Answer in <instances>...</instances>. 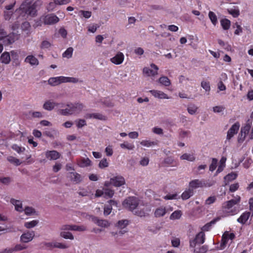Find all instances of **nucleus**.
I'll use <instances>...</instances> for the list:
<instances>
[{"label": "nucleus", "instance_id": "nucleus-64", "mask_svg": "<svg viewBox=\"0 0 253 253\" xmlns=\"http://www.w3.org/2000/svg\"><path fill=\"white\" fill-rule=\"evenodd\" d=\"M224 109L223 106H215L213 108V111L215 113H219L222 111Z\"/></svg>", "mask_w": 253, "mask_h": 253}, {"label": "nucleus", "instance_id": "nucleus-53", "mask_svg": "<svg viewBox=\"0 0 253 253\" xmlns=\"http://www.w3.org/2000/svg\"><path fill=\"white\" fill-rule=\"evenodd\" d=\"M217 162V160L216 159H212L211 164L210 166V170L212 171L215 169L216 168Z\"/></svg>", "mask_w": 253, "mask_h": 253}, {"label": "nucleus", "instance_id": "nucleus-30", "mask_svg": "<svg viewBox=\"0 0 253 253\" xmlns=\"http://www.w3.org/2000/svg\"><path fill=\"white\" fill-rule=\"evenodd\" d=\"M159 82L162 84L168 86L170 84V80L168 77L166 76H163L159 79Z\"/></svg>", "mask_w": 253, "mask_h": 253}, {"label": "nucleus", "instance_id": "nucleus-32", "mask_svg": "<svg viewBox=\"0 0 253 253\" xmlns=\"http://www.w3.org/2000/svg\"><path fill=\"white\" fill-rule=\"evenodd\" d=\"M114 195V191L109 188L104 189V195L106 198H112Z\"/></svg>", "mask_w": 253, "mask_h": 253}, {"label": "nucleus", "instance_id": "nucleus-24", "mask_svg": "<svg viewBox=\"0 0 253 253\" xmlns=\"http://www.w3.org/2000/svg\"><path fill=\"white\" fill-rule=\"evenodd\" d=\"M60 236L65 239H70L71 240L74 239V237L72 233L65 230H61L60 233Z\"/></svg>", "mask_w": 253, "mask_h": 253}, {"label": "nucleus", "instance_id": "nucleus-7", "mask_svg": "<svg viewBox=\"0 0 253 253\" xmlns=\"http://www.w3.org/2000/svg\"><path fill=\"white\" fill-rule=\"evenodd\" d=\"M235 237L234 233H229L228 231H225L222 235L221 242L219 249L220 250L224 249L229 239L233 240Z\"/></svg>", "mask_w": 253, "mask_h": 253}, {"label": "nucleus", "instance_id": "nucleus-59", "mask_svg": "<svg viewBox=\"0 0 253 253\" xmlns=\"http://www.w3.org/2000/svg\"><path fill=\"white\" fill-rule=\"evenodd\" d=\"M112 207L109 206H105L104 208V214L105 215H109L112 211Z\"/></svg>", "mask_w": 253, "mask_h": 253}, {"label": "nucleus", "instance_id": "nucleus-36", "mask_svg": "<svg viewBox=\"0 0 253 253\" xmlns=\"http://www.w3.org/2000/svg\"><path fill=\"white\" fill-rule=\"evenodd\" d=\"M209 17L212 23L214 25H215L217 22V18L215 14L213 12L210 11L209 13Z\"/></svg>", "mask_w": 253, "mask_h": 253}, {"label": "nucleus", "instance_id": "nucleus-60", "mask_svg": "<svg viewBox=\"0 0 253 253\" xmlns=\"http://www.w3.org/2000/svg\"><path fill=\"white\" fill-rule=\"evenodd\" d=\"M86 125V122L84 120L80 119L77 123V127L79 128L82 127L83 126Z\"/></svg>", "mask_w": 253, "mask_h": 253}, {"label": "nucleus", "instance_id": "nucleus-47", "mask_svg": "<svg viewBox=\"0 0 253 253\" xmlns=\"http://www.w3.org/2000/svg\"><path fill=\"white\" fill-rule=\"evenodd\" d=\"M68 247H69L68 245L62 243L56 242L53 243V248H59L61 249H67Z\"/></svg>", "mask_w": 253, "mask_h": 253}, {"label": "nucleus", "instance_id": "nucleus-5", "mask_svg": "<svg viewBox=\"0 0 253 253\" xmlns=\"http://www.w3.org/2000/svg\"><path fill=\"white\" fill-rule=\"evenodd\" d=\"M205 239V235L204 232L203 231L200 232L194 238L190 240V247L194 248L197 245L204 243Z\"/></svg>", "mask_w": 253, "mask_h": 253}, {"label": "nucleus", "instance_id": "nucleus-27", "mask_svg": "<svg viewBox=\"0 0 253 253\" xmlns=\"http://www.w3.org/2000/svg\"><path fill=\"white\" fill-rule=\"evenodd\" d=\"M220 219V217H217L215 218H214V219H213L212 220H211V222L207 223L206 225H205L203 227H202V230L203 231H208L210 227H211V226L212 225V224H214L216 221H217L218 220H219V219Z\"/></svg>", "mask_w": 253, "mask_h": 253}, {"label": "nucleus", "instance_id": "nucleus-4", "mask_svg": "<svg viewBox=\"0 0 253 253\" xmlns=\"http://www.w3.org/2000/svg\"><path fill=\"white\" fill-rule=\"evenodd\" d=\"M17 10L21 11L25 14L32 16L35 15L36 13L35 6L33 5H31L27 2L22 3Z\"/></svg>", "mask_w": 253, "mask_h": 253}, {"label": "nucleus", "instance_id": "nucleus-11", "mask_svg": "<svg viewBox=\"0 0 253 253\" xmlns=\"http://www.w3.org/2000/svg\"><path fill=\"white\" fill-rule=\"evenodd\" d=\"M45 157L49 160H56L59 159L61 155L55 150L47 151L45 153Z\"/></svg>", "mask_w": 253, "mask_h": 253}, {"label": "nucleus", "instance_id": "nucleus-44", "mask_svg": "<svg viewBox=\"0 0 253 253\" xmlns=\"http://www.w3.org/2000/svg\"><path fill=\"white\" fill-rule=\"evenodd\" d=\"M73 52V48L72 47H69L63 53V57L70 58L72 57Z\"/></svg>", "mask_w": 253, "mask_h": 253}, {"label": "nucleus", "instance_id": "nucleus-2", "mask_svg": "<svg viewBox=\"0 0 253 253\" xmlns=\"http://www.w3.org/2000/svg\"><path fill=\"white\" fill-rule=\"evenodd\" d=\"M138 205L139 200L135 197H129L125 200L123 203V206L131 211L136 210Z\"/></svg>", "mask_w": 253, "mask_h": 253}, {"label": "nucleus", "instance_id": "nucleus-63", "mask_svg": "<svg viewBox=\"0 0 253 253\" xmlns=\"http://www.w3.org/2000/svg\"><path fill=\"white\" fill-rule=\"evenodd\" d=\"M215 197L214 196L210 197L206 201V204L210 205L214 202L215 201Z\"/></svg>", "mask_w": 253, "mask_h": 253}, {"label": "nucleus", "instance_id": "nucleus-20", "mask_svg": "<svg viewBox=\"0 0 253 253\" xmlns=\"http://www.w3.org/2000/svg\"><path fill=\"white\" fill-rule=\"evenodd\" d=\"M25 62L30 64L31 65H38L39 64L38 60L33 55L28 56L25 58Z\"/></svg>", "mask_w": 253, "mask_h": 253}, {"label": "nucleus", "instance_id": "nucleus-39", "mask_svg": "<svg viewBox=\"0 0 253 253\" xmlns=\"http://www.w3.org/2000/svg\"><path fill=\"white\" fill-rule=\"evenodd\" d=\"M70 1V0H53V2H50V5H63L66 4Z\"/></svg>", "mask_w": 253, "mask_h": 253}, {"label": "nucleus", "instance_id": "nucleus-16", "mask_svg": "<svg viewBox=\"0 0 253 253\" xmlns=\"http://www.w3.org/2000/svg\"><path fill=\"white\" fill-rule=\"evenodd\" d=\"M10 203L14 206L15 209L17 211L22 212L24 211L22 203L20 201L12 198L10 199Z\"/></svg>", "mask_w": 253, "mask_h": 253}, {"label": "nucleus", "instance_id": "nucleus-15", "mask_svg": "<svg viewBox=\"0 0 253 253\" xmlns=\"http://www.w3.org/2000/svg\"><path fill=\"white\" fill-rule=\"evenodd\" d=\"M58 105V103L54 102L52 100H48L45 101L43 104L42 107L46 110L51 111L55 106H57Z\"/></svg>", "mask_w": 253, "mask_h": 253}, {"label": "nucleus", "instance_id": "nucleus-10", "mask_svg": "<svg viewBox=\"0 0 253 253\" xmlns=\"http://www.w3.org/2000/svg\"><path fill=\"white\" fill-rule=\"evenodd\" d=\"M239 127L240 124L238 122L232 125L227 132V139L228 140L230 139L235 134L238 132Z\"/></svg>", "mask_w": 253, "mask_h": 253}, {"label": "nucleus", "instance_id": "nucleus-12", "mask_svg": "<svg viewBox=\"0 0 253 253\" xmlns=\"http://www.w3.org/2000/svg\"><path fill=\"white\" fill-rule=\"evenodd\" d=\"M92 220L98 226L107 228L110 226V223L107 220L105 219H99L98 217L93 216L92 217Z\"/></svg>", "mask_w": 253, "mask_h": 253}, {"label": "nucleus", "instance_id": "nucleus-8", "mask_svg": "<svg viewBox=\"0 0 253 253\" xmlns=\"http://www.w3.org/2000/svg\"><path fill=\"white\" fill-rule=\"evenodd\" d=\"M150 66L151 69L148 67L144 68L143 70V73L148 77H153L157 75L159 70L158 67L153 63L150 65Z\"/></svg>", "mask_w": 253, "mask_h": 253}, {"label": "nucleus", "instance_id": "nucleus-43", "mask_svg": "<svg viewBox=\"0 0 253 253\" xmlns=\"http://www.w3.org/2000/svg\"><path fill=\"white\" fill-rule=\"evenodd\" d=\"M221 24L224 30H227L230 27V21L227 19H222L221 20Z\"/></svg>", "mask_w": 253, "mask_h": 253}, {"label": "nucleus", "instance_id": "nucleus-37", "mask_svg": "<svg viewBox=\"0 0 253 253\" xmlns=\"http://www.w3.org/2000/svg\"><path fill=\"white\" fill-rule=\"evenodd\" d=\"M7 160L10 163L13 164L15 166H19L21 162H20L19 160L13 157V156H9L7 157Z\"/></svg>", "mask_w": 253, "mask_h": 253}, {"label": "nucleus", "instance_id": "nucleus-45", "mask_svg": "<svg viewBox=\"0 0 253 253\" xmlns=\"http://www.w3.org/2000/svg\"><path fill=\"white\" fill-rule=\"evenodd\" d=\"M166 213V210L165 208H161L157 209L155 212V214L156 217H160L165 215Z\"/></svg>", "mask_w": 253, "mask_h": 253}, {"label": "nucleus", "instance_id": "nucleus-34", "mask_svg": "<svg viewBox=\"0 0 253 253\" xmlns=\"http://www.w3.org/2000/svg\"><path fill=\"white\" fill-rule=\"evenodd\" d=\"M120 146L123 149H126L129 150H133L134 148V146L132 144L129 143L127 141L121 144Z\"/></svg>", "mask_w": 253, "mask_h": 253}, {"label": "nucleus", "instance_id": "nucleus-28", "mask_svg": "<svg viewBox=\"0 0 253 253\" xmlns=\"http://www.w3.org/2000/svg\"><path fill=\"white\" fill-rule=\"evenodd\" d=\"M128 224V221L126 219L119 220L116 224L119 229H124Z\"/></svg>", "mask_w": 253, "mask_h": 253}, {"label": "nucleus", "instance_id": "nucleus-55", "mask_svg": "<svg viewBox=\"0 0 253 253\" xmlns=\"http://www.w3.org/2000/svg\"><path fill=\"white\" fill-rule=\"evenodd\" d=\"M25 213L27 215H31L35 212V210L31 207H27L24 210Z\"/></svg>", "mask_w": 253, "mask_h": 253}, {"label": "nucleus", "instance_id": "nucleus-51", "mask_svg": "<svg viewBox=\"0 0 253 253\" xmlns=\"http://www.w3.org/2000/svg\"><path fill=\"white\" fill-rule=\"evenodd\" d=\"M201 86L206 91H209L210 90V83L205 81H202L201 83Z\"/></svg>", "mask_w": 253, "mask_h": 253}, {"label": "nucleus", "instance_id": "nucleus-19", "mask_svg": "<svg viewBox=\"0 0 253 253\" xmlns=\"http://www.w3.org/2000/svg\"><path fill=\"white\" fill-rule=\"evenodd\" d=\"M151 94L156 97H158L160 99H169L168 96L164 92L159 91V90H150V91Z\"/></svg>", "mask_w": 253, "mask_h": 253}, {"label": "nucleus", "instance_id": "nucleus-57", "mask_svg": "<svg viewBox=\"0 0 253 253\" xmlns=\"http://www.w3.org/2000/svg\"><path fill=\"white\" fill-rule=\"evenodd\" d=\"M51 46V43L47 41H44L42 42L41 48H47Z\"/></svg>", "mask_w": 253, "mask_h": 253}, {"label": "nucleus", "instance_id": "nucleus-31", "mask_svg": "<svg viewBox=\"0 0 253 253\" xmlns=\"http://www.w3.org/2000/svg\"><path fill=\"white\" fill-rule=\"evenodd\" d=\"M83 108L84 105L81 103H76L71 106V109L75 110V113L81 111Z\"/></svg>", "mask_w": 253, "mask_h": 253}, {"label": "nucleus", "instance_id": "nucleus-1", "mask_svg": "<svg viewBox=\"0 0 253 253\" xmlns=\"http://www.w3.org/2000/svg\"><path fill=\"white\" fill-rule=\"evenodd\" d=\"M240 201V197L238 196L235 199H232L224 203L223 209L229 214L233 215L238 212L236 208L230 210L234 205L238 204Z\"/></svg>", "mask_w": 253, "mask_h": 253}, {"label": "nucleus", "instance_id": "nucleus-61", "mask_svg": "<svg viewBox=\"0 0 253 253\" xmlns=\"http://www.w3.org/2000/svg\"><path fill=\"white\" fill-rule=\"evenodd\" d=\"M239 188V184L238 183H235L233 184H232L230 186L229 190L231 192H235L236 190H237Z\"/></svg>", "mask_w": 253, "mask_h": 253}, {"label": "nucleus", "instance_id": "nucleus-26", "mask_svg": "<svg viewBox=\"0 0 253 253\" xmlns=\"http://www.w3.org/2000/svg\"><path fill=\"white\" fill-rule=\"evenodd\" d=\"M91 161L88 158H82L78 162V165L81 167H85L90 166Z\"/></svg>", "mask_w": 253, "mask_h": 253}, {"label": "nucleus", "instance_id": "nucleus-42", "mask_svg": "<svg viewBox=\"0 0 253 253\" xmlns=\"http://www.w3.org/2000/svg\"><path fill=\"white\" fill-rule=\"evenodd\" d=\"M208 248L207 246H202L199 248H197L194 250L195 253H206L208 251Z\"/></svg>", "mask_w": 253, "mask_h": 253}, {"label": "nucleus", "instance_id": "nucleus-54", "mask_svg": "<svg viewBox=\"0 0 253 253\" xmlns=\"http://www.w3.org/2000/svg\"><path fill=\"white\" fill-rule=\"evenodd\" d=\"M140 144L143 146L149 147L152 145H154L156 143L154 142L149 141L147 140H143L140 142Z\"/></svg>", "mask_w": 253, "mask_h": 253}, {"label": "nucleus", "instance_id": "nucleus-3", "mask_svg": "<svg viewBox=\"0 0 253 253\" xmlns=\"http://www.w3.org/2000/svg\"><path fill=\"white\" fill-rule=\"evenodd\" d=\"M215 182L213 180L210 183H205L203 181L199 179H194L189 182V187L193 190L194 189L201 188L204 186H211Z\"/></svg>", "mask_w": 253, "mask_h": 253}, {"label": "nucleus", "instance_id": "nucleus-9", "mask_svg": "<svg viewBox=\"0 0 253 253\" xmlns=\"http://www.w3.org/2000/svg\"><path fill=\"white\" fill-rule=\"evenodd\" d=\"M35 235L34 231H27L22 234L20 237V241L25 243H28L33 239Z\"/></svg>", "mask_w": 253, "mask_h": 253}, {"label": "nucleus", "instance_id": "nucleus-25", "mask_svg": "<svg viewBox=\"0 0 253 253\" xmlns=\"http://www.w3.org/2000/svg\"><path fill=\"white\" fill-rule=\"evenodd\" d=\"M193 195V191L189 187L181 195V197L183 200H187Z\"/></svg>", "mask_w": 253, "mask_h": 253}, {"label": "nucleus", "instance_id": "nucleus-17", "mask_svg": "<svg viewBox=\"0 0 253 253\" xmlns=\"http://www.w3.org/2000/svg\"><path fill=\"white\" fill-rule=\"evenodd\" d=\"M86 119L94 118L100 120H106V117L99 113L87 114L85 116Z\"/></svg>", "mask_w": 253, "mask_h": 253}, {"label": "nucleus", "instance_id": "nucleus-46", "mask_svg": "<svg viewBox=\"0 0 253 253\" xmlns=\"http://www.w3.org/2000/svg\"><path fill=\"white\" fill-rule=\"evenodd\" d=\"M182 213L180 211H176L170 215V218L171 219H179Z\"/></svg>", "mask_w": 253, "mask_h": 253}, {"label": "nucleus", "instance_id": "nucleus-50", "mask_svg": "<svg viewBox=\"0 0 253 253\" xmlns=\"http://www.w3.org/2000/svg\"><path fill=\"white\" fill-rule=\"evenodd\" d=\"M108 166V163L107 161V159L105 158L103 159L100 162L99 164V167L101 169H103L106 168Z\"/></svg>", "mask_w": 253, "mask_h": 253}, {"label": "nucleus", "instance_id": "nucleus-58", "mask_svg": "<svg viewBox=\"0 0 253 253\" xmlns=\"http://www.w3.org/2000/svg\"><path fill=\"white\" fill-rule=\"evenodd\" d=\"M61 230H65V231H72V224H65L63 225L60 227Z\"/></svg>", "mask_w": 253, "mask_h": 253}, {"label": "nucleus", "instance_id": "nucleus-33", "mask_svg": "<svg viewBox=\"0 0 253 253\" xmlns=\"http://www.w3.org/2000/svg\"><path fill=\"white\" fill-rule=\"evenodd\" d=\"M182 160H186L189 161L193 162L195 160V157L193 154L185 153L180 157Z\"/></svg>", "mask_w": 253, "mask_h": 253}, {"label": "nucleus", "instance_id": "nucleus-56", "mask_svg": "<svg viewBox=\"0 0 253 253\" xmlns=\"http://www.w3.org/2000/svg\"><path fill=\"white\" fill-rule=\"evenodd\" d=\"M229 13L232 15L234 17H237L239 15V11L238 9H228Z\"/></svg>", "mask_w": 253, "mask_h": 253}, {"label": "nucleus", "instance_id": "nucleus-22", "mask_svg": "<svg viewBox=\"0 0 253 253\" xmlns=\"http://www.w3.org/2000/svg\"><path fill=\"white\" fill-rule=\"evenodd\" d=\"M250 216V212H245L243 213L240 217L237 219L238 222L244 224L248 220Z\"/></svg>", "mask_w": 253, "mask_h": 253}, {"label": "nucleus", "instance_id": "nucleus-38", "mask_svg": "<svg viewBox=\"0 0 253 253\" xmlns=\"http://www.w3.org/2000/svg\"><path fill=\"white\" fill-rule=\"evenodd\" d=\"M198 110V107L194 104H190L187 108L188 113L191 115H193L196 113Z\"/></svg>", "mask_w": 253, "mask_h": 253}, {"label": "nucleus", "instance_id": "nucleus-62", "mask_svg": "<svg viewBox=\"0 0 253 253\" xmlns=\"http://www.w3.org/2000/svg\"><path fill=\"white\" fill-rule=\"evenodd\" d=\"M105 152L108 156H112L113 154V149L112 147L110 146L107 147L105 149Z\"/></svg>", "mask_w": 253, "mask_h": 253}, {"label": "nucleus", "instance_id": "nucleus-18", "mask_svg": "<svg viewBox=\"0 0 253 253\" xmlns=\"http://www.w3.org/2000/svg\"><path fill=\"white\" fill-rule=\"evenodd\" d=\"M69 177L71 181L76 183H79L82 180L81 175L76 172H70Z\"/></svg>", "mask_w": 253, "mask_h": 253}, {"label": "nucleus", "instance_id": "nucleus-49", "mask_svg": "<svg viewBox=\"0 0 253 253\" xmlns=\"http://www.w3.org/2000/svg\"><path fill=\"white\" fill-rule=\"evenodd\" d=\"M12 148L19 154L23 152L25 150L24 147H22L19 146L18 145H17L16 144L13 145L12 146Z\"/></svg>", "mask_w": 253, "mask_h": 253}, {"label": "nucleus", "instance_id": "nucleus-6", "mask_svg": "<svg viewBox=\"0 0 253 253\" xmlns=\"http://www.w3.org/2000/svg\"><path fill=\"white\" fill-rule=\"evenodd\" d=\"M41 20L45 25H52L57 23L59 19L55 15L49 14L41 17Z\"/></svg>", "mask_w": 253, "mask_h": 253}, {"label": "nucleus", "instance_id": "nucleus-52", "mask_svg": "<svg viewBox=\"0 0 253 253\" xmlns=\"http://www.w3.org/2000/svg\"><path fill=\"white\" fill-rule=\"evenodd\" d=\"M135 214L139 216H144L147 214V212H146V210H144V209H141L140 211L137 209L135 211Z\"/></svg>", "mask_w": 253, "mask_h": 253}, {"label": "nucleus", "instance_id": "nucleus-13", "mask_svg": "<svg viewBox=\"0 0 253 253\" xmlns=\"http://www.w3.org/2000/svg\"><path fill=\"white\" fill-rule=\"evenodd\" d=\"M111 182L116 187H120L125 184V178L122 176H118L111 178Z\"/></svg>", "mask_w": 253, "mask_h": 253}, {"label": "nucleus", "instance_id": "nucleus-21", "mask_svg": "<svg viewBox=\"0 0 253 253\" xmlns=\"http://www.w3.org/2000/svg\"><path fill=\"white\" fill-rule=\"evenodd\" d=\"M0 61L5 64H8L10 61L9 53L7 52H3L0 57Z\"/></svg>", "mask_w": 253, "mask_h": 253}, {"label": "nucleus", "instance_id": "nucleus-14", "mask_svg": "<svg viewBox=\"0 0 253 253\" xmlns=\"http://www.w3.org/2000/svg\"><path fill=\"white\" fill-rule=\"evenodd\" d=\"M124 60V55L120 52H118L114 57L110 59L111 61L116 65L121 64L123 62Z\"/></svg>", "mask_w": 253, "mask_h": 253}, {"label": "nucleus", "instance_id": "nucleus-35", "mask_svg": "<svg viewBox=\"0 0 253 253\" xmlns=\"http://www.w3.org/2000/svg\"><path fill=\"white\" fill-rule=\"evenodd\" d=\"M38 223V220H32L30 222H26L24 223V226L28 229H30L37 226Z\"/></svg>", "mask_w": 253, "mask_h": 253}, {"label": "nucleus", "instance_id": "nucleus-23", "mask_svg": "<svg viewBox=\"0 0 253 253\" xmlns=\"http://www.w3.org/2000/svg\"><path fill=\"white\" fill-rule=\"evenodd\" d=\"M251 126V123L250 122V120H248L246 125L241 128V133L242 136H243V134L246 136L249 133Z\"/></svg>", "mask_w": 253, "mask_h": 253}, {"label": "nucleus", "instance_id": "nucleus-48", "mask_svg": "<svg viewBox=\"0 0 253 253\" xmlns=\"http://www.w3.org/2000/svg\"><path fill=\"white\" fill-rule=\"evenodd\" d=\"M79 14L80 15H82L85 18H88L91 15V12L89 11L80 10L79 11Z\"/></svg>", "mask_w": 253, "mask_h": 253}, {"label": "nucleus", "instance_id": "nucleus-40", "mask_svg": "<svg viewBox=\"0 0 253 253\" xmlns=\"http://www.w3.org/2000/svg\"><path fill=\"white\" fill-rule=\"evenodd\" d=\"M48 83L52 86L57 85L60 84L58 77L50 78L48 80Z\"/></svg>", "mask_w": 253, "mask_h": 253}, {"label": "nucleus", "instance_id": "nucleus-29", "mask_svg": "<svg viewBox=\"0 0 253 253\" xmlns=\"http://www.w3.org/2000/svg\"><path fill=\"white\" fill-rule=\"evenodd\" d=\"M69 108H66L65 109H62L60 110V113L63 115H71L73 113H75V110H72L71 108V106L68 105Z\"/></svg>", "mask_w": 253, "mask_h": 253}, {"label": "nucleus", "instance_id": "nucleus-41", "mask_svg": "<svg viewBox=\"0 0 253 253\" xmlns=\"http://www.w3.org/2000/svg\"><path fill=\"white\" fill-rule=\"evenodd\" d=\"M5 39H4V42L7 44H11L13 42H14L15 41V39H14V34H10L9 35H8L7 36H6V37H5Z\"/></svg>", "mask_w": 253, "mask_h": 253}]
</instances>
